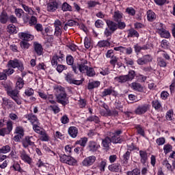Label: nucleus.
<instances>
[{
  "label": "nucleus",
  "mask_w": 175,
  "mask_h": 175,
  "mask_svg": "<svg viewBox=\"0 0 175 175\" xmlns=\"http://www.w3.org/2000/svg\"><path fill=\"white\" fill-rule=\"evenodd\" d=\"M135 76H136L135 71L131 70L126 75H122L115 77V80L118 83H120L121 84H122L124 83H126V81H132V80L135 79Z\"/></svg>",
  "instance_id": "f257e3e1"
},
{
  "label": "nucleus",
  "mask_w": 175,
  "mask_h": 175,
  "mask_svg": "<svg viewBox=\"0 0 175 175\" xmlns=\"http://www.w3.org/2000/svg\"><path fill=\"white\" fill-rule=\"evenodd\" d=\"M18 90L16 89L12 90V88L8 87L7 88V94L12 99H13L17 105H21V99L18 97Z\"/></svg>",
  "instance_id": "f03ea898"
},
{
  "label": "nucleus",
  "mask_w": 175,
  "mask_h": 175,
  "mask_svg": "<svg viewBox=\"0 0 175 175\" xmlns=\"http://www.w3.org/2000/svg\"><path fill=\"white\" fill-rule=\"evenodd\" d=\"M88 64V62L87 60H83L79 64H75L72 66V70L75 72V73H77V69H79V72L81 73H85L87 72V70L88 69V66H87Z\"/></svg>",
  "instance_id": "7ed1b4c3"
},
{
  "label": "nucleus",
  "mask_w": 175,
  "mask_h": 175,
  "mask_svg": "<svg viewBox=\"0 0 175 175\" xmlns=\"http://www.w3.org/2000/svg\"><path fill=\"white\" fill-rule=\"evenodd\" d=\"M59 158L60 162H62L63 163H66L67 165H70L71 166H75V165L77 163V161L75 159V158L69 155L60 154Z\"/></svg>",
  "instance_id": "20e7f679"
},
{
  "label": "nucleus",
  "mask_w": 175,
  "mask_h": 175,
  "mask_svg": "<svg viewBox=\"0 0 175 175\" xmlns=\"http://www.w3.org/2000/svg\"><path fill=\"white\" fill-rule=\"evenodd\" d=\"M22 144L24 148H28V147H33L35 146V138L33 136H26L22 140Z\"/></svg>",
  "instance_id": "39448f33"
},
{
  "label": "nucleus",
  "mask_w": 175,
  "mask_h": 175,
  "mask_svg": "<svg viewBox=\"0 0 175 175\" xmlns=\"http://www.w3.org/2000/svg\"><path fill=\"white\" fill-rule=\"evenodd\" d=\"M59 7V4L57 2V0H49L46 4V10L49 13H54L57 9Z\"/></svg>",
  "instance_id": "423d86ee"
},
{
  "label": "nucleus",
  "mask_w": 175,
  "mask_h": 175,
  "mask_svg": "<svg viewBox=\"0 0 175 175\" xmlns=\"http://www.w3.org/2000/svg\"><path fill=\"white\" fill-rule=\"evenodd\" d=\"M8 68H18V70L23 72L24 70V65L20 62L18 59L10 60L8 63Z\"/></svg>",
  "instance_id": "0eeeda50"
},
{
  "label": "nucleus",
  "mask_w": 175,
  "mask_h": 175,
  "mask_svg": "<svg viewBox=\"0 0 175 175\" xmlns=\"http://www.w3.org/2000/svg\"><path fill=\"white\" fill-rule=\"evenodd\" d=\"M151 105L150 104H144L142 105H139L137 109L135 110V114H137L138 116H142V114H144L150 110V107Z\"/></svg>",
  "instance_id": "6e6552de"
},
{
  "label": "nucleus",
  "mask_w": 175,
  "mask_h": 175,
  "mask_svg": "<svg viewBox=\"0 0 175 175\" xmlns=\"http://www.w3.org/2000/svg\"><path fill=\"white\" fill-rule=\"evenodd\" d=\"M19 154L20 158L21 159H22V161H23V162H25L29 165H31L32 163V159L28 155L25 150H20Z\"/></svg>",
  "instance_id": "1a4fd4ad"
},
{
  "label": "nucleus",
  "mask_w": 175,
  "mask_h": 175,
  "mask_svg": "<svg viewBox=\"0 0 175 175\" xmlns=\"http://www.w3.org/2000/svg\"><path fill=\"white\" fill-rule=\"evenodd\" d=\"M95 161H96V157L95 156H90L84 159V160L82 161V165L83 166L88 167L94 165Z\"/></svg>",
  "instance_id": "9d476101"
},
{
  "label": "nucleus",
  "mask_w": 175,
  "mask_h": 175,
  "mask_svg": "<svg viewBox=\"0 0 175 175\" xmlns=\"http://www.w3.org/2000/svg\"><path fill=\"white\" fill-rule=\"evenodd\" d=\"M56 99L57 103L63 105V106H66V105H68V100L66 92L56 96Z\"/></svg>",
  "instance_id": "9b49d317"
},
{
  "label": "nucleus",
  "mask_w": 175,
  "mask_h": 175,
  "mask_svg": "<svg viewBox=\"0 0 175 175\" xmlns=\"http://www.w3.org/2000/svg\"><path fill=\"white\" fill-rule=\"evenodd\" d=\"M66 80L70 84H75L76 85H80L83 84V81L81 80H75L73 79V75L68 73L66 76Z\"/></svg>",
  "instance_id": "f8f14e48"
},
{
  "label": "nucleus",
  "mask_w": 175,
  "mask_h": 175,
  "mask_svg": "<svg viewBox=\"0 0 175 175\" xmlns=\"http://www.w3.org/2000/svg\"><path fill=\"white\" fill-rule=\"evenodd\" d=\"M18 36L20 39H22V40H25L26 42H29V40H33V38H35L33 35L29 34L27 32L19 33Z\"/></svg>",
  "instance_id": "ddd939ff"
},
{
  "label": "nucleus",
  "mask_w": 175,
  "mask_h": 175,
  "mask_svg": "<svg viewBox=\"0 0 175 175\" xmlns=\"http://www.w3.org/2000/svg\"><path fill=\"white\" fill-rule=\"evenodd\" d=\"M159 25L161 26V28L158 29L159 33L161 36V38H165V39H167L170 38V33L167 31V30L163 29L162 27L163 25L162 23H159Z\"/></svg>",
  "instance_id": "4468645a"
},
{
  "label": "nucleus",
  "mask_w": 175,
  "mask_h": 175,
  "mask_svg": "<svg viewBox=\"0 0 175 175\" xmlns=\"http://www.w3.org/2000/svg\"><path fill=\"white\" fill-rule=\"evenodd\" d=\"M99 147H100V146H99L98 143L90 141L88 145V150L91 152H95L98 150V148H99Z\"/></svg>",
  "instance_id": "2eb2a0df"
},
{
  "label": "nucleus",
  "mask_w": 175,
  "mask_h": 175,
  "mask_svg": "<svg viewBox=\"0 0 175 175\" xmlns=\"http://www.w3.org/2000/svg\"><path fill=\"white\" fill-rule=\"evenodd\" d=\"M13 75L14 73V70L13 68H8L4 70V72H0V80H8V75Z\"/></svg>",
  "instance_id": "dca6fc26"
},
{
  "label": "nucleus",
  "mask_w": 175,
  "mask_h": 175,
  "mask_svg": "<svg viewBox=\"0 0 175 175\" xmlns=\"http://www.w3.org/2000/svg\"><path fill=\"white\" fill-rule=\"evenodd\" d=\"M106 24L111 32H116V31H117L118 26L116 23L113 22V21L107 20Z\"/></svg>",
  "instance_id": "f3484780"
},
{
  "label": "nucleus",
  "mask_w": 175,
  "mask_h": 175,
  "mask_svg": "<svg viewBox=\"0 0 175 175\" xmlns=\"http://www.w3.org/2000/svg\"><path fill=\"white\" fill-rule=\"evenodd\" d=\"M131 87L134 90V91H137L138 92H144V88L142 85V84L137 82L132 83Z\"/></svg>",
  "instance_id": "a211bd4d"
},
{
  "label": "nucleus",
  "mask_w": 175,
  "mask_h": 175,
  "mask_svg": "<svg viewBox=\"0 0 175 175\" xmlns=\"http://www.w3.org/2000/svg\"><path fill=\"white\" fill-rule=\"evenodd\" d=\"M34 51L36 53L37 55H42L43 54V46L42 44L34 42L33 43Z\"/></svg>",
  "instance_id": "6ab92c4d"
},
{
  "label": "nucleus",
  "mask_w": 175,
  "mask_h": 175,
  "mask_svg": "<svg viewBox=\"0 0 175 175\" xmlns=\"http://www.w3.org/2000/svg\"><path fill=\"white\" fill-rule=\"evenodd\" d=\"M78 133H79V129H77V127L76 126L69 127L68 135H70L71 137H73L74 139L75 137H77Z\"/></svg>",
  "instance_id": "aec40b11"
},
{
  "label": "nucleus",
  "mask_w": 175,
  "mask_h": 175,
  "mask_svg": "<svg viewBox=\"0 0 175 175\" xmlns=\"http://www.w3.org/2000/svg\"><path fill=\"white\" fill-rule=\"evenodd\" d=\"M9 21V16L8 12L3 11L0 14V23L1 24H6Z\"/></svg>",
  "instance_id": "412c9836"
},
{
  "label": "nucleus",
  "mask_w": 175,
  "mask_h": 175,
  "mask_svg": "<svg viewBox=\"0 0 175 175\" xmlns=\"http://www.w3.org/2000/svg\"><path fill=\"white\" fill-rule=\"evenodd\" d=\"M54 92L55 96H57L58 95H62V94H65L66 92H65V88L61 85L55 86Z\"/></svg>",
  "instance_id": "4be33fe9"
},
{
  "label": "nucleus",
  "mask_w": 175,
  "mask_h": 175,
  "mask_svg": "<svg viewBox=\"0 0 175 175\" xmlns=\"http://www.w3.org/2000/svg\"><path fill=\"white\" fill-rule=\"evenodd\" d=\"M139 157L141 158V163L144 165L147 163L148 160V157L147 156V152L139 150Z\"/></svg>",
  "instance_id": "5701e85b"
},
{
  "label": "nucleus",
  "mask_w": 175,
  "mask_h": 175,
  "mask_svg": "<svg viewBox=\"0 0 175 175\" xmlns=\"http://www.w3.org/2000/svg\"><path fill=\"white\" fill-rule=\"evenodd\" d=\"M102 144L105 150H109L110 144H111V138L106 137L104 139H103Z\"/></svg>",
  "instance_id": "b1692460"
},
{
  "label": "nucleus",
  "mask_w": 175,
  "mask_h": 175,
  "mask_svg": "<svg viewBox=\"0 0 175 175\" xmlns=\"http://www.w3.org/2000/svg\"><path fill=\"white\" fill-rule=\"evenodd\" d=\"M109 170H110L111 172H120V170H121V165H120V163L110 165L109 166Z\"/></svg>",
  "instance_id": "393cba45"
},
{
  "label": "nucleus",
  "mask_w": 175,
  "mask_h": 175,
  "mask_svg": "<svg viewBox=\"0 0 175 175\" xmlns=\"http://www.w3.org/2000/svg\"><path fill=\"white\" fill-rule=\"evenodd\" d=\"M110 39H111V38H108L107 39V40L99 41L98 43V47H109V46H110Z\"/></svg>",
  "instance_id": "a878e982"
},
{
  "label": "nucleus",
  "mask_w": 175,
  "mask_h": 175,
  "mask_svg": "<svg viewBox=\"0 0 175 175\" xmlns=\"http://www.w3.org/2000/svg\"><path fill=\"white\" fill-rule=\"evenodd\" d=\"M113 20L116 23L118 21H122V13L120 11H116L113 14Z\"/></svg>",
  "instance_id": "bb28decb"
},
{
  "label": "nucleus",
  "mask_w": 175,
  "mask_h": 175,
  "mask_svg": "<svg viewBox=\"0 0 175 175\" xmlns=\"http://www.w3.org/2000/svg\"><path fill=\"white\" fill-rule=\"evenodd\" d=\"M147 18L148 21L152 22L157 18V15L155 14V12L148 10L147 12Z\"/></svg>",
  "instance_id": "cd10ccee"
},
{
  "label": "nucleus",
  "mask_w": 175,
  "mask_h": 175,
  "mask_svg": "<svg viewBox=\"0 0 175 175\" xmlns=\"http://www.w3.org/2000/svg\"><path fill=\"white\" fill-rule=\"evenodd\" d=\"M99 85H100V82L98 81H95L90 82L88 83V90H94V88H98Z\"/></svg>",
  "instance_id": "c85d7f7f"
},
{
  "label": "nucleus",
  "mask_w": 175,
  "mask_h": 175,
  "mask_svg": "<svg viewBox=\"0 0 175 175\" xmlns=\"http://www.w3.org/2000/svg\"><path fill=\"white\" fill-rule=\"evenodd\" d=\"M113 92H116L113 88L105 89L104 91L102 92V97L105 98V96H107V95H111Z\"/></svg>",
  "instance_id": "c756f323"
},
{
  "label": "nucleus",
  "mask_w": 175,
  "mask_h": 175,
  "mask_svg": "<svg viewBox=\"0 0 175 175\" xmlns=\"http://www.w3.org/2000/svg\"><path fill=\"white\" fill-rule=\"evenodd\" d=\"M62 10L63 12H72V6L69 3L65 2L62 5Z\"/></svg>",
  "instance_id": "7c9ffc66"
},
{
  "label": "nucleus",
  "mask_w": 175,
  "mask_h": 175,
  "mask_svg": "<svg viewBox=\"0 0 175 175\" xmlns=\"http://www.w3.org/2000/svg\"><path fill=\"white\" fill-rule=\"evenodd\" d=\"M28 120H29L30 122L33 125L38 124V118L36 116L31 114L28 115L27 116Z\"/></svg>",
  "instance_id": "2f4dec72"
},
{
  "label": "nucleus",
  "mask_w": 175,
  "mask_h": 175,
  "mask_svg": "<svg viewBox=\"0 0 175 175\" xmlns=\"http://www.w3.org/2000/svg\"><path fill=\"white\" fill-rule=\"evenodd\" d=\"M7 31L9 33H17L16 26L13 24H10L7 27Z\"/></svg>",
  "instance_id": "473e14b6"
},
{
  "label": "nucleus",
  "mask_w": 175,
  "mask_h": 175,
  "mask_svg": "<svg viewBox=\"0 0 175 175\" xmlns=\"http://www.w3.org/2000/svg\"><path fill=\"white\" fill-rule=\"evenodd\" d=\"M139 36V33L135 29H130L129 30V37L130 38H137Z\"/></svg>",
  "instance_id": "72a5a7b5"
},
{
  "label": "nucleus",
  "mask_w": 175,
  "mask_h": 175,
  "mask_svg": "<svg viewBox=\"0 0 175 175\" xmlns=\"http://www.w3.org/2000/svg\"><path fill=\"white\" fill-rule=\"evenodd\" d=\"M86 121H89L90 122H94L96 124H98L99 123V118L96 116H90L89 118H88L86 119Z\"/></svg>",
  "instance_id": "f704fd0d"
},
{
  "label": "nucleus",
  "mask_w": 175,
  "mask_h": 175,
  "mask_svg": "<svg viewBox=\"0 0 175 175\" xmlns=\"http://www.w3.org/2000/svg\"><path fill=\"white\" fill-rule=\"evenodd\" d=\"M87 76L89 77H94L95 76V70L92 68H88L85 72Z\"/></svg>",
  "instance_id": "c9c22d12"
},
{
  "label": "nucleus",
  "mask_w": 175,
  "mask_h": 175,
  "mask_svg": "<svg viewBox=\"0 0 175 175\" xmlns=\"http://www.w3.org/2000/svg\"><path fill=\"white\" fill-rule=\"evenodd\" d=\"M10 151V146L6 145L0 148V154H8Z\"/></svg>",
  "instance_id": "e433bc0d"
},
{
  "label": "nucleus",
  "mask_w": 175,
  "mask_h": 175,
  "mask_svg": "<svg viewBox=\"0 0 175 175\" xmlns=\"http://www.w3.org/2000/svg\"><path fill=\"white\" fill-rule=\"evenodd\" d=\"M111 140L112 143H114L115 144H117V143H122V139L116 135L112 136Z\"/></svg>",
  "instance_id": "4c0bfd02"
},
{
  "label": "nucleus",
  "mask_w": 175,
  "mask_h": 175,
  "mask_svg": "<svg viewBox=\"0 0 175 175\" xmlns=\"http://www.w3.org/2000/svg\"><path fill=\"white\" fill-rule=\"evenodd\" d=\"M152 107H154L155 110H159V109H161V107H162V105H161V103H159V101L157 100H153L152 103Z\"/></svg>",
  "instance_id": "58836bf2"
},
{
  "label": "nucleus",
  "mask_w": 175,
  "mask_h": 175,
  "mask_svg": "<svg viewBox=\"0 0 175 175\" xmlns=\"http://www.w3.org/2000/svg\"><path fill=\"white\" fill-rule=\"evenodd\" d=\"M107 114L109 116L117 117V116H118V111L116 109L113 111H110V109H107Z\"/></svg>",
  "instance_id": "ea45409f"
},
{
  "label": "nucleus",
  "mask_w": 175,
  "mask_h": 175,
  "mask_svg": "<svg viewBox=\"0 0 175 175\" xmlns=\"http://www.w3.org/2000/svg\"><path fill=\"white\" fill-rule=\"evenodd\" d=\"M87 142H88V139L87 137L81 138L79 141L77 142V144H80L82 147H85V144H87Z\"/></svg>",
  "instance_id": "a19ab883"
},
{
  "label": "nucleus",
  "mask_w": 175,
  "mask_h": 175,
  "mask_svg": "<svg viewBox=\"0 0 175 175\" xmlns=\"http://www.w3.org/2000/svg\"><path fill=\"white\" fill-rule=\"evenodd\" d=\"M111 60L109 61V64L111 65H112V66H113V68L116 67V64H118V57H117L116 56H112V57H111Z\"/></svg>",
  "instance_id": "79ce46f5"
},
{
  "label": "nucleus",
  "mask_w": 175,
  "mask_h": 175,
  "mask_svg": "<svg viewBox=\"0 0 175 175\" xmlns=\"http://www.w3.org/2000/svg\"><path fill=\"white\" fill-rule=\"evenodd\" d=\"M127 175H140V170L135 168L132 171H129L126 172Z\"/></svg>",
  "instance_id": "37998d69"
},
{
  "label": "nucleus",
  "mask_w": 175,
  "mask_h": 175,
  "mask_svg": "<svg viewBox=\"0 0 175 175\" xmlns=\"http://www.w3.org/2000/svg\"><path fill=\"white\" fill-rule=\"evenodd\" d=\"M12 167L16 172H19L20 173H23V172H24L23 170H21V167L20 166L18 163H14Z\"/></svg>",
  "instance_id": "c03bdc74"
},
{
  "label": "nucleus",
  "mask_w": 175,
  "mask_h": 175,
  "mask_svg": "<svg viewBox=\"0 0 175 175\" xmlns=\"http://www.w3.org/2000/svg\"><path fill=\"white\" fill-rule=\"evenodd\" d=\"M14 13L16 17H18V18H21V16H23V13H24V11L22 9L16 8L15 9Z\"/></svg>",
  "instance_id": "a18cd8bd"
},
{
  "label": "nucleus",
  "mask_w": 175,
  "mask_h": 175,
  "mask_svg": "<svg viewBox=\"0 0 175 175\" xmlns=\"http://www.w3.org/2000/svg\"><path fill=\"white\" fill-rule=\"evenodd\" d=\"M40 135H41V140L42 142H48L49 141V136H47V134H46V132L44 131H41Z\"/></svg>",
  "instance_id": "49530a36"
},
{
  "label": "nucleus",
  "mask_w": 175,
  "mask_h": 175,
  "mask_svg": "<svg viewBox=\"0 0 175 175\" xmlns=\"http://www.w3.org/2000/svg\"><path fill=\"white\" fill-rule=\"evenodd\" d=\"M66 62L68 65H72V67L73 66V62H75V59L72 55H68L66 57Z\"/></svg>",
  "instance_id": "de8ad7c7"
},
{
  "label": "nucleus",
  "mask_w": 175,
  "mask_h": 175,
  "mask_svg": "<svg viewBox=\"0 0 175 175\" xmlns=\"http://www.w3.org/2000/svg\"><path fill=\"white\" fill-rule=\"evenodd\" d=\"M117 27L119 29H125V27H126V24H125V22H122V21L117 22Z\"/></svg>",
  "instance_id": "09e8293b"
},
{
  "label": "nucleus",
  "mask_w": 175,
  "mask_h": 175,
  "mask_svg": "<svg viewBox=\"0 0 175 175\" xmlns=\"http://www.w3.org/2000/svg\"><path fill=\"white\" fill-rule=\"evenodd\" d=\"M21 49H23L24 50L27 49H29V43L27 42V41L23 40L20 42Z\"/></svg>",
  "instance_id": "8fccbe9b"
},
{
  "label": "nucleus",
  "mask_w": 175,
  "mask_h": 175,
  "mask_svg": "<svg viewBox=\"0 0 175 175\" xmlns=\"http://www.w3.org/2000/svg\"><path fill=\"white\" fill-rule=\"evenodd\" d=\"M51 62L53 66H54L55 65H58V55H53L51 60Z\"/></svg>",
  "instance_id": "3c124183"
},
{
  "label": "nucleus",
  "mask_w": 175,
  "mask_h": 175,
  "mask_svg": "<svg viewBox=\"0 0 175 175\" xmlns=\"http://www.w3.org/2000/svg\"><path fill=\"white\" fill-rule=\"evenodd\" d=\"M126 12L129 14V16H135V14H136V11L133 8H127L126 9Z\"/></svg>",
  "instance_id": "603ef678"
},
{
  "label": "nucleus",
  "mask_w": 175,
  "mask_h": 175,
  "mask_svg": "<svg viewBox=\"0 0 175 175\" xmlns=\"http://www.w3.org/2000/svg\"><path fill=\"white\" fill-rule=\"evenodd\" d=\"M137 131V133H139V135H141V136H144V129H143V128L142 127V126L140 125H137L135 126Z\"/></svg>",
  "instance_id": "864d4df0"
},
{
  "label": "nucleus",
  "mask_w": 175,
  "mask_h": 175,
  "mask_svg": "<svg viewBox=\"0 0 175 175\" xmlns=\"http://www.w3.org/2000/svg\"><path fill=\"white\" fill-rule=\"evenodd\" d=\"M5 129H7V131L10 133L13 129V122H12V121H8L7 122V128H5Z\"/></svg>",
  "instance_id": "5fc2aeb1"
},
{
  "label": "nucleus",
  "mask_w": 175,
  "mask_h": 175,
  "mask_svg": "<svg viewBox=\"0 0 175 175\" xmlns=\"http://www.w3.org/2000/svg\"><path fill=\"white\" fill-rule=\"evenodd\" d=\"M22 8L24 9L25 12H27L29 14H32V13H33V10H32L31 8L28 7L25 4H22Z\"/></svg>",
  "instance_id": "6e6d98bb"
},
{
  "label": "nucleus",
  "mask_w": 175,
  "mask_h": 175,
  "mask_svg": "<svg viewBox=\"0 0 175 175\" xmlns=\"http://www.w3.org/2000/svg\"><path fill=\"white\" fill-rule=\"evenodd\" d=\"M24 87V81L23 79H18V81L16 82V88L18 90H21Z\"/></svg>",
  "instance_id": "4d7b16f0"
},
{
  "label": "nucleus",
  "mask_w": 175,
  "mask_h": 175,
  "mask_svg": "<svg viewBox=\"0 0 175 175\" xmlns=\"http://www.w3.org/2000/svg\"><path fill=\"white\" fill-rule=\"evenodd\" d=\"M66 69V66L62 64H58L56 68V70H57L59 73H62V71L65 70Z\"/></svg>",
  "instance_id": "13d9d810"
},
{
  "label": "nucleus",
  "mask_w": 175,
  "mask_h": 175,
  "mask_svg": "<svg viewBox=\"0 0 175 175\" xmlns=\"http://www.w3.org/2000/svg\"><path fill=\"white\" fill-rule=\"evenodd\" d=\"M114 33V31H111L108 27H107L104 31V35L106 38H111V34Z\"/></svg>",
  "instance_id": "bf43d9fd"
},
{
  "label": "nucleus",
  "mask_w": 175,
  "mask_h": 175,
  "mask_svg": "<svg viewBox=\"0 0 175 175\" xmlns=\"http://www.w3.org/2000/svg\"><path fill=\"white\" fill-rule=\"evenodd\" d=\"M60 121L62 122V124H68L69 122V118H68V116L66 115H64L61 119H60Z\"/></svg>",
  "instance_id": "052dcab7"
},
{
  "label": "nucleus",
  "mask_w": 175,
  "mask_h": 175,
  "mask_svg": "<svg viewBox=\"0 0 175 175\" xmlns=\"http://www.w3.org/2000/svg\"><path fill=\"white\" fill-rule=\"evenodd\" d=\"M142 58H144L146 64H148V62H151V61H152V57H151L150 55H144Z\"/></svg>",
  "instance_id": "680f3d73"
},
{
  "label": "nucleus",
  "mask_w": 175,
  "mask_h": 175,
  "mask_svg": "<svg viewBox=\"0 0 175 175\" xmlns=\"http://www.w3.org/2000/svg\"><path fill=\"white\" fill-rule=\"evenodd\" d=\"M55 35H56V36H61V35H62V30L61 29V27H55Z\"/></svg>",
  "instance_id": "e2e57ef3"
},
{
  "label": "nucleus",
  "mask_w": 175,
  "mask_h": 175,
  "mask_svg": "<svg viewBox=\"0 0 175 175\" xmlns=\"http://www.w3.org/2000/svg\"><path fill=\"white\" fill-rule=\"evenodd\" d=\"M161 47L163 49H168L169 48V42H167V40H163L161 41Z\"/></svg>",
  "instance_id": "0e129e2a"
},
{
  "label": "nucleus",
  "mask_w": 175,
  "mask_h": 175,
  "mask_svg": "<svg viewBox=\"0 0 175 175\" xmlns=\"http://www.w3.org/2000/svg\"><path fill=\"white\" fill-rule=\"evenodd\" d=\"M50 107L55 114H57L59 111H60L59 107L57 105H51Z\"/></svg>",
  "instance_id": "69168bd1"
},
{
  "label": "nucleus",
  "mask_w": 175,
  "mask_h": 175,
  "mask_svg": "<svg viewBox=\"0 0 175 175\" xmlns=\"http://www.w3.org/2000/svg\"><path fill=\"white\" fill-rule=\"evenodd\" d=\"M163 150H164L165 154L169 153L170 150H172V145H170V144L165 145L163 147Z\"/></svg>",
  "instance_id": "338daca9"
},
{
  "label": "nucleus",
  "mask_w": 175,
  "mask_h": 175,
  "mask_svg": "<svg viewBox=\"0 0 175 175\" xmlns=\"http://www.w3.org/2000/svg\"><path fill=\"white\" fill-rule=\"evenodd\" d=\"M36 23H38V19L34 16H32L29 21L30 25H36Z\"/></svg>",
  "instance_id": "774afa93"
}]
</instances>
